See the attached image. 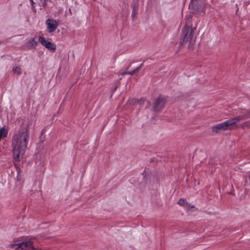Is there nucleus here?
<instances>
[{"label": "nucleus", "mask_w": 250, "mask_h": 250, "mask_svg": "<svg viewBox=\"0 0 250 250\" xmlns=\"http://www.w3.org/2000/svg\"><path fill=\"white\" fill-rule=\"evenodd\" d=\"M250 118V109L247 110L246 111V113L243 114L241 115H239L236 116L234 118H231L228 120V122L231 128V129H233L237 127V125L236 123L237 122H239L241 120H244Z\"/></svg>", "instance_id": "39448f33"}, {"label": "nucleus", "mask_w": 250, "mask_h": 250, "mask_svg": "<svg viewBox=\"0 0 250 250\" xmlns=\"http://www.w3.org/2000/svg\"><path fill=\"white\" fill-rule=\"evenodd\" d=\"M3 41H0V44L2 43H3Z\"/></svg>", "instance_id": "393cba45"}, {"label": "nucleus", "mask_w": 250, "mask_h": 250, "mask_svg": "<svg viewBox=\"0 0 250 250\" xmlns=\"http://www.w3.org/2000/svg\"><path fill=\"white\" fill-rule=\"evenodd\" d=\"M143 100V101H145V99H141L140 100H136V99H129L128 100V103L131 104H141V101Z\"/></svg>", "instance_id": "f8f14e48"}, {"label": "nucleus", "mask_w": 250, "mask_h": 250, "mask_svg": "<svg viewBox=\"0 0 250 250\" xmlns=\"http://www.w3.org/2000/svg\"><path fill=\"white\" fill-rule=\"evenodd\" d=\"M32 5V10L34 12H36V10L35 9V7L34 6V5Z\"/></svg>", "instance_id": "aec40b11"}, {"label": "nucleus", "mask_w": 250, "mask_h": 250, "mask_svg": "<svg viewBox=\"0 0 250 250\" xmlns=\"http://www.w3.org/2000/svg\"><path fill=\"white\" fill-rule=\"evenodd\" d=\"M142 65L143 63L141 64L139 66L134 69L133 71H127L128 70V68H126V75L129 74L132 75L135 73L138 72L141 69Z\"/></svg>", "instance_id": "9b49d317"}, {"label": "nucleus", "mask_w": 250, "mask_h": 250, "mask_svg": "<svg viewBox=\"0 0 250 250\" xmlns=\"http://www.w3.org/2000/svg\"><path fill=\"white\" fill-rule=\"evenodd\" d=\"M40 2L39 3L40 6H42L43 8H45L47 5V2L48 0H39Z\"/></svg>", "instance_id": "4468645a"}, {"label": "nucleus", "mask_w": 250, "mask_h": 250, "mask_svg": "<svg viewBox=\"0 0 250 250\" xmlns=\"http://www.w3.org/2000/svg\"><path fill=\"white\" fill-rule=\"evenodd\" d=\"M29 138L28 131L26 128H21L19 135L13 138V154L14 158L17 161L20 160V155H22L27 148V139Z\"/></svg>", "instance_id": "f257e3e1"}, {"label": "nucleus", "mask_w": 250, "mask_h": 250, "mask_svg": "<svg viewBox=\"0 0 250 250\" xmlns=\"http://www.w3.org/2000/svg\"><path fill=\"white\" fill-rule=\"evenodd\" d=\"M187 203L184 199H180L178 201V204L180 206H185L186 203Z\"/></svg>", "instance_id": "2eb2a0df"}, {"label": "nucleus", "mask_w": 250, "mask_h": 250, "mask_svg": "<svg viewBox=\"0 0 250 250\" xmlns=\"http://www.w3.org/2000/svg\"><path fill=\"white\" fill-rule=\"evenodd\" d=\"M122 75H124L125 74V71L123 72L122 73Z\"/></svg>", "instance_id": "b1692460"}, {"label": "nucleus", "mask_w": 250, "mask_h": 250, "mask_svg": "<svg viewBox=\"0 0 250 250\" xmlns=\"http://www.w3.org/2000/svg\"><path fill=\"white\" fill-rule=\"evenodd\" d=\"M189 7L195 14L202 15L205 12V2L203 0L190 1Z\"/></svg>", "instance_id": "20e7f679"}, {"label": "nucleus", "mask_w": 250, "mask_h": 250, "mask_svg": "<svg viewBox=\"0 0 250 250\" xmlns=\"http://www.w3.org/2000/svg\"><path fill=\"white\" fill-rule=\"evenodd\" d=\"M45 131H46L45 129H42V132H41V135L43 136L44 135V134L45 133Z\"/></svg>", "instance_id": "6ab92c4d"}, {"label": "nucleus", "mask_w": 250, "mask_h": 250, "mask_svg": "<svg viewBox=\"0 0 250 250\" xmlns=\"http://www.w3.org/2000/svg\"><path fill=\"white\" fill-rule=\"evenodd\" d=\"M38 44V42L35 41L34 38H30L29 41L26 42L25 45L26 48L30 50L32 48H36V47Z\"/></svg>", "instance_id": "9d476101"}, {"label": "nucleus", "mask_w": 250, "mask_h": 250, "mask_svg": "<svg viewBox=\"0 0 250 250\" xmlns=\"http://www.w3.org/2000/svg\"><path fill=\"white\" fill-rule=\"evenodd\" d=\"M69 11H70V13L72 14L71 9H69Z\"/></svg>", "instance_id": "bb28decb"}, {"label": "nucleus", "mask_w": 250, "mask_h": 250, "mask_svg": "<svg viewBox=\"0 0 250 250\" xmlns=\"http://www.w3.org/2000/svg\"><path fill=\"white\" fill-rule=\"evenodd\" d=\"M39 42L47 49H49L51 52H54L56 50V47L55 44L51 42L46 40L44 37L42 36L39 37Z\"/></svg>", "instance_id": "0eeeda50"}, {"label": "nucleus", "mask_w": 250, "mask_h": 250, "mask_svg": "<svg viewBox=\"0 0 250 250\" xmlns=\"http://www.w3.org/2000/svg\"><path fill=\"white\" fill-rule=\"evenodd\" d=\"M136 14V12L135 11V9H134V10L132 13V16H134Z\"/></svg>", "instance_id": "5701e85b"}, {"label": "nucleus", "mask_w": 250, "mask_h": 250, "mask_svg": "<svg viewBox=\"0 0 250 250\" xmlns=\"http://www.w3.org/2000/svg\"><path fill=\"white\" fill-rule=\"evenodd\" d=\"M198 0H196V1H197ZM195 1V0H191L190 1Z\"/></svg>", "instance_id": "a878e982"}, {"label": "nucleus", "mask_w": 250, "mask_h": 250, "mask_svg": "<svg viewBox=\"0 0 250 250\" xmlns=\"http://www.w3.org/2000/svg\"><path fill=\"white\" fill-rule=\"evenodd\" d=\"M241 125L242 127L245 126L250 127V120L243 123Z\"/></svg>", "instance_id": "dca6fc26"}, {"label": "nucleus", "mask_w": 250, "mask_h": 250, "mask_svg": "<svg viewBox=\"0 0 250 250\" xmlns=\"http://www.w3.org/2000/svg\"><path fill=\"white\" fill-rule=\"evenodd\" d=\"M185 206L188 208H194V205H191L190 206L189 204H188V203H186V204H185Z\"/></svg>", "instance_id": "f3484780"}, {"label": "nucleus", "mask_w": 250, "mask_h": 250, "mask_svg": "<svg viewBox=\"0 0 250 250\" xmlns=\"http://www.w3.org/2000/svg\"><path fill=\"white\" fill-rule=\"evenodd\" d=\"M117 87H118L117 85L115 86L114 87V88H113V89L112 90V92L113 93V92H114L116 90V89H117Z\"/></svg>", "instance_id": "4be33fe9"}, {"label": "nucleus", "mask_w": 250, "mask_h": 250, "mask_svg": "<svg viewBox=\"0 0 250 250\" xmlns=\"http://www.w3.org/2000/svg\"><path fill=\"white\" fill-rule=\"evenodd\" d=\"M21 68L18 66L14 67L12 69V71L14 73H17L18 75H20L21 74V72L20 71Z\"/></svg>", "instance_id": "ddd939ff"}, {"label": "nucleus", "mask_w": 250, "mask_h": 250, "mask_svg": "<svg viewBox=\"0 0 250 250\" xmlns=\"http://www.w3.org/2000/svg\"><path fill=\"white\" fill-rule=\"evenodd\" d=\"M14 242V243L10 244L9 247L16 250L19 249L22 250H41L40 249L35 248L33 242L26 237L15 238Z\"/></svg>", "instance_id": "f03ea898"}, {"label": "nucleus", "mask_w": 250, "mask_h": 250, "mask_svg": "<svg viewBox=\"0 0 250 250\" xmlns=\"http://www.w3.org/2000/svg\"><path fill=\"white\" fill-rule=\"evenodd\" d=\"M40 139L41 140V141H44V139H45V137L43 135H40Z\"/></svg>", "instance_id": "a211bd4d"}, {"label": "nucleus", "mask_w": 250, "mask_h": 250, "mask_svg": "<svg viewBox=\"0 0 250 250\" xmlns=\"http://www.w3.org/2000/svg\"><path fill=\"white\" fill-rule=\"evenodd\" d=\"M47 28L49 30V32H53L56 30L58 26V23L53 19H49L46 21L45 22Z\"/></svg>", "instance_id": "1a4fd4ad"}, {"label": "nucleus", "mask_w": 250, "mask_h": 250, "mask_svg": "<svg viewBox=\"0 0 250 250\" xmlns=\"http://www.w3.org/2000/svg\"><path fill=\"white\" fill-rule=\"evenodd\" d=\"M191 17H188L187 20V24L184 26L182 31V37L181 42L182 44L189 41L190 43L194 42L193 39L194 36V28L190 27V25H188L191 19Z\"/></svg>", "instance_id": "7ed1b4c3"}, {"label": "nucleus", "mask_w": 250, "mask_h": 250, "mask_svg": "<svg viewBox=\"0 0 250 250\" xmlns=\"http://www.w3.org/2000/svg\"><path fill=\"white\" fill-rule=\"evenodd\" d=\"M166 103V100L165 97L160 96L156 100L153 108L155 111L158 112L164 108Z\"/></svg>", "instance_id": "6e6552de"}, {"label": "nucleus", "mask_w": 250, "mask_h": 250, "mask_svg": "<svg viewBox=\"0 0 250 250\" xmlns=\"http://www.w3.org/2000/svg\"><path fill=\"white\" fill-rule=\"evenodd\" d=\"M31 2V5H35L36 3L34 2L33 0H29Z\"/></svg>", "instance_id": "412c9836"}, {"label": "nucleus", "mask_w": 250, "mask_h": 250, "mask_svg": "<svg viewBox=\"0 0 250 250\" xmlns=\"http://www.w3.org/2000/svg\"><path fill=\"white\" fill-rule=\"evenodd\" d=\"M211 129L213 132L215 133H218L221 130H227L228 129H231V128L229 124L228 120L221 123L220 124H217L211 127Z\"/></svg>", "instance_id": "423d86ee"}]
</instances>
